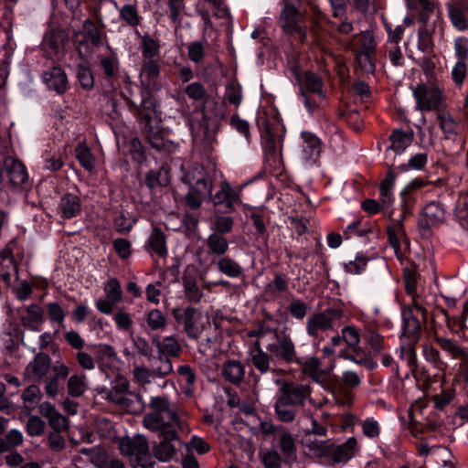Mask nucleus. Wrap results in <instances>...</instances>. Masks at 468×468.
Instances as JSON below:
<instances>
[{"instance_id": "nucleus-1", "label": "nucleus", "mask_w": 468, "mask_h": 468, "mask_svg": "<svg viewBox=\"0 0 468 468\" xmlns=\"http://www.w3.org/2000/svg\"><path fill=\"white\" fill-rule=\"evenodd\" d=\"M150 411L143 418L144 426L153 432L167 434L175 438L176 429L185 430V423L180 420L176 409L172 407L167 397H152L149 402Z\"/></svg>"}, {"instance_id": "nucleus-2", "label": "nucleus", "mask_w": 468, "mask_h": 468, "mask_svg": "<svg viewBox=\"0 0 468 468\" xmlns=\"http://www.w3.org/2000/svg\"><path fill=\"white\" fill-rule=\"evenodd\" d=\"M119 450L123 455L133 457L136 464L141 468H153L154 465L148 441L142 434L121 438Z\"/></svg>"}, {"instance_id": "nucleus-3", "label": "nucleus", "mask_w": 468, "mask_h": 468, "mask_svg": "<svg viewBox=\"0 0 468 468\" xmlns=\"http://www.w3.org/2000/svg\"><path fill=\"white\" fill-rule=\"evenodd\" d=\"M299 0H285L284 7L280 16L282 28L287 34H298L300 41H303L306 29L303 24V16L296 7Z\"/></svg>"}, {"instance_id": "nucleus-4", "label": "nucleus", "mask_w": 468, "mask_h": 468, "mask_svg": "<svg viewBox=\"0 0 468 468\" xmlns=\"http://www.w3.org/2000/svg\"><path fill=\"white\" fill-rule=\"evenodd\" d=\"M324 144L314 133H301V143L297 149V158L304 166L314 165L320 159Z\"/></svg>"}, {"instance_id": "nucleus-5", "label": "nucleus", "mask_w": 468, "mask_h": 468, "mask_svg": "<svg viewBox=\"0 0 468 468\" xmlns=\"http://www.w3.org/2000/svg\"><path fill=\"white\" fill-rule=\"evenodd\" d=\"M182 180L195 193L210 195L212 192V178L204 166L199 164H195L188 167Z\"/></svg>"}, {"instance_id": "nucleus-6", "label": "nucleus", "mask_w": 468, "mask_h": 468, "mask_svg": "<svg viewBox=\"0 0 468 468\" xmlns=\"http://www.w3.org/2000/svg\"><path fill=\"white\" fill-rule=\"evenodd\" d=\"M412 92L416 107L420 111L438 110L444 101L441 90L434 85L419 84Z\"/></svg>"}, {"instance_id": "nucleus-7", "label": "nucleus", "mask_w": 468, "mask_h": 468, "mask_svg": "<svg viewBox=\"0 0 468 468\" xmlns=\"http://www.w3.org/2000/svg\"><path fill=\"white\" fill-rule=\"evenodd\" d=\"M248 335L258 336L254 347L250 351V362L257 370L261 374H265L270 370L271 357L261 347V340H263L267 336L276 338L277 332L276 330L265 329L262 326L257 331H250Z\"/></svg>"}, {"instance_id": "nucleus-8", "label": "nucleus", "mask_w": 468, "mask_h": 468, "mask_svg": "<svg viewBox=\"0 0 468 468\" xmlns=\"http://www.w3.org/2000/svg\"><path fill=\"white\" fill-rule=\"evenodd\" d=\"M297 362L302 365L303 374L321 386H325L328 375L335 367V364L333 363L330 367L323 368L321 361L314 356H311L303 362L300 360H297Z\"/></svg>"}, {"instance_id": "nucleus-9", "label": "nucleus", "mask_w": 468, "mask_h": 468, "mask_svg": "<svg viewBox=\"0 0 468 468\" xmlns=\"http://www.w3.org/2000/svg\"><path fill=\"white\" fill-rule=\"evenodd\" d=\"M208 198L215 206L224 205L227 208L231 209L234 205L240 203L239 193L235 190L227 180H222L218 189L214 195L212 192L208 195Z\"/></svg>"}, {"instance_id": "nucleus-10", "label": "nucleus", "mask_w": 468, "mask_h": 468, "mask_svg": "<svg viewBox=\"0 0 468 468\" xmlns=\"http://www.w3.org/2000/svg\"><path fill=\"white\" fill-rule=\"evenodd\" d=\"M445 212L442 206L437 202H431L423 208L420 225L421 228L431 229L444 222Z\"/></svg>"}, {"instance_id": "nucleus-11", "label": "nucleus", "mask_w": 468, "mask_h": 468, "mask_svg": "<svg viewBox=\"0 0 468 468\" xmlns=\"http://www.w3.org/2000/svg\"><path fill=\"white\" fill-rule=\"evenodd\" d=\"M144 248L151 255L156 254L161 258L166 257L168 252L166 238L159 227L153 225Z\"/></svg>"}, {"instance_id": "nucleus-12", "label": "nucleus", "mask_w": 468, "mask_h": 468, "mask_svg": "<svg viewBox=\"0 0 468 468\" xmlns=\"http://www.w3.org/2000/svg\"><path fill=\"white\" fill-rule=\"evenodd\" d=\"M396 177L394 174L389 171L382 180L379 186L380 201L382 204V212L385 216L391 218L393 215L392 205L394 202V196L392 190L395 186Z\"/></svg>"}, {"instance_id": "nucleus-13", "label": "nucleus", "mask_w": 468, "mask_h": 468, "mask_svg": "<svg viewBox=\"0 0 468 468\" xmlns=\"http://www.w3.org/2000/svg\"><path fill=\"white\" fill-rule=\"evenodd\" d=\"M42 79L48 89L55 90L58 94L64 93L68 89L67 75L59 67L46 70Z\"/></svg>"}, {"instance_id": "nucleus-14", "label": "nucleus", "mask_w": 468, "mask_h": 468, "mask_svg": "<svg viewBox=\"0 0 468 468\" xmlns=\"http://www.w3.org/2000/svg\"><path fill=\"white\" fill-rule=\"evenodd\" d=\"M433 23L435 24L434 27H431V25L426 23V25L419 30L418 34V48L426 54H431L433 51L432 34L435 32L436 27H438L440 34H441L443 30L442 21H441L438 14Z\"/></svg>"}, {"instance_id": "nucleus-15", "label": "nucleus", "mask_w": 468, "mask_h": 468, "mask_svg": "<svg viewBox=\"0 0 468 468\" xmlns=\"http://www.w3.org/2000/svg\"><path fill=\"white\" fill-rule=\"evenodd\" d=\"M281 392V398L297 406L304 403L305 399L310 395V388L303 384L290 382L283 384Z\"/></svg>"}, {"instance_id": "nucleus-16", "label": "nucleus", "mask_w": 468, "mask_h": 468, "mask_svg": "<svg viewBox=\"0 0 468 468\" xmlns=\"http://www.w3.org/2000/svg\"><path fill=\"white\" fill-rule=\"evenodd\" d=\"M274 441L277 442L285 463H290L296 460V442L294 437L290 431L284 428V430L279 433Z\"/></svg>"}, {"instance_id": "nucleus-17", "label": "nucleus", "mask_w": 468, "mask_h": 468, "mask_svg": "<svg viewBox=\"0 0 468 468\" xmlns=\"http://www.w3.org/2000/svg\"><path fill=\"white\" fill-rule=\"evenodd\" d=\"M9 181L14 186L23 185L28 178L27 171L25 165L17 159L8 156L4 162Z\"/></svg>"}, {"instance_id": "nucleus-18", "label": "nucleus", "mask_w": 468, "mask_h": 468, "mask_svg": "<svg viewBox=\"0 0 468 468\" xmlns=\"http://www.w3.org/2000/svg\"><path fill=\"white\" fill-rule=\"evenodd\" d=\"M81 204L77 195L65 194L59 201L58 212L63 218H76L80 214Z\"/></svg>"}, {"instance_id": "nucleus-19", "label": "nucleus", "mask_w": 468, "mask_h": 468, "mask_svg": "<svg viewBox=\"0 0 468 468\" xmlns=\"http://www.w3.org/2000/svg\"><path fill=\"white\" fill-rule=\"evenodd\" d=\"M53 375L45 381V391L48 397L54 398L60 388V380L68 378L69 368L63 363H58L52 368Z\"/></svg>"}, {"instance_id": "nucleus-20", "label": "nucleus", "mask_w": 468, "mask_h": 468, "mask_svg": "<svg viewBox=\"0 0 468 468\" xmlns=\"http://www.w3.org/2000/svg\"><path fill=\"white\" fill-rule=\"evenodd\" d=\"M356 448L357 443L354 437L348 438L346 442L339 445L332 443L330 461L333 463H346L355 455Z\"/></svg>"}, {"instance_id": "nucleus-21", "label": "nucleus", "mask_w": 468, "mask_h": 468, "mask_svg": "<svg viewBox=\"0 0 468 468\" xmlns=\"http://www.w3.org/2000/svg\"><path fill=\"white\" fill-rule=\"evenodd\" d=\"M266 349L277 357H281L286 363L297 361L294 345L290 338L283 337L282 340H279V344H268Z\"/></svg>"}, {"instance_id": "nucleus-22", "label": "nucleus", "mask_w": 468, "mask_h": 468, "mask_svg": "<svg viewBox=\"0 0 468 468\" xmlns=\"http://www.w3.org/2000/svg\"><path fill=\"white\" fill-rule=\"evenodd\" d=\"M50 370V357L44 353H38L27 365L26 372L37 380L42 379Z\"/></svg>"}, {"instance_id": "nucleus-23", "label": "nucleus", "mask_w": 468, "mask_h": 468, "mask_svg": "<svg viewBox=\"0 0 468 468\" xmlns=\"http://www.w3.org/2000/svg\"><path fill=\"white\" fill-rule=\"evenodd\" d=\"M323 81L320 77L313 72H305L300 80V93H314L320 101L325 100L323 90Z\"/></svg>"}, {"instance_id": "nucleus-24", "label": "nucleus", "mask_w": 468, "mask_h": 468, "mask_svg": "<svg viewBox=\"0 0 468 468\" xmlns=\"http://www.w3.org/2000/svg\"><path fill=\"white\" fill-rule=\"evenodd\" d=\"M163 440L154 446L153 452L156 459L160 462H167L174 457L176 454V446L174 441L178 440V434L175 438L168 436L167 434H160Z\"/></svg>"}, {"instance_id": "nucleus-25", "label": "nucleus", "mask_w": 468, "mask_h": 468, "mask_svg": "<svg viewBox=\"0 0 468 468\" xmlns=\"http://www.w3.org/2000/svg\"><path fill=\"white\" fill-rule=\"evenodd\" d=\"M414 139V133L412 130L404 131L397 129L392 132L389 136L391 149L396 154H402L412 143Z\"/></svg>"}, {"instance_id": "nucleus-26", "label": "nucleus", "mask_w": 468, "mask_h": 468, "mask_svg": "<svg viewBox=\"0 0 468 468\" xmlns=\"http://www.w3.org/2000/svg\"><path fill=\"white\" fill-rule=\"evenodd\" d=\"M160 74L159 61L143 62L140 72L141 82L149 89L157 88V79Z\"/></svg>"}, {"instance_id": "nucleus-27", "label": "nucleus", "mask_w": 468, "mask_h": 468, "mask_svg": "<svg viewBox=\"0 0 468 468\" xmlns=\"http://www.w3.org/2000/svg\"><path fill=\"white\" fill-rule=\"evenodd\" d=\"M437 120L444 139L454 141L458 134V124L452 116L447 112L440 111L437 114Z\"/></svg>"}, {"instance_id": "nucleus-28", "label": "nucleus", "mask_w": 468, "mask_h": 468, "mask_svg": "<svg viewBox=\"0 0 468 468\" xmlns=\"http://www.w3.org/2000/svg\"><path fill=\"white\" fill-rule=\"evenodd\" d=\"M159 49L160 46L155 39L149 35L143 36L140 45L143 62L159 61Z\"/></svg>"}, {"instance_id": "nucleus-29", "label": "nucleus", "mask_w": 468, "mask_h": 468, "mask_svg": "<svg viewBox=\"0 0 468 468\" xmlns=\"http://www.w3.org/2000/svg\"><path fill=\"white\" fill-rule=\"evenodd\" d=\"M303 444L309 452L316 457H324L330 460L332 442L329 441H312L310 438H303Z\"/></svg>"}, {"instance_id": "nucleus-30", "label": "nucleus", "mask_w": 468, "mask_h": 468, "mask_svg": "<svg viewBox=\"0 0 468 468\" xmlns=\"http://www.w3.org/2000/svg\"><path fill=\"white\" fill-rule=\"evenodd\" d=\"M420 324H403L401 331L402 348L407 347L410 351L419 341L420 335Z\"/></svg>"}, {"instance_id": "nucleus-31", "label": "nucleus", "mask_w": 468, "mask_h": 468, "mask_svg": "<svg viewBox=\"0 0 468 468\" xmlns=\"http://www.w3.org/2000/svg\"><path fill=\"white\" fill-rule=\"evenodd\" d=\"M245 369L239 361L230 360L223 365L222 375L231 383H239L244 377Z\"/></svg>"}, {"instance_id": "nucleus-32", "label": "nucleus", "mask_w": 468, "mask_h": 468, "mask_svg": "<svg viewBox=\"0 0 468 468\" xmlns=\"http://www.w3.org/2000/svg\"><path fill=\"white\" fill-rule=\"evenodd\" d=\"M350 45L355 53L375 51V41L372 34L368 31L355 36Z\"/></svg>"}, {"instance_id": "nucleus-33", "label": "nucleus", "mask_w": 468, "mask_h": 468, "mask_svg": "<svg viewBox=\"0 0 468 468\" xmlns=\"http://www.w3.org/2000/svg\"><path fill=\"white\" fill-rule=\"evenodd\" d=\"M208 253L215 256H223L229 250V242L223 235L211 233L207 239Z\"/></svg>"}, {"instance_id": "nucleus-34", "label": "nucleus", "mask_w": 468, "mask_h": 468, "mask_svg": "<svg viewBox=\"0 0 468 468\" xmlns=\"http://www.w3.org/2000/svg\"><path fill=\"white\" fill-rule=\"evenodd\" d=\"M157 347L158 356L168 357V356H177L181 352V346L177 341L172 337H165L164 340H154Z\"/></svg>"}, {"instance_id": "nucleus-35", "label": "nucleus", "mask_w": 468, "mask_h": 468, "mask_svg": "<svg viewBox=\"0 0 468 468\" xmlns=\"http://www.w3.org/2000/svg\"><path fill=\"white\" fill-rule=\"evenodd\" d=\"M275 411L281 421H292L296 416V405L279 398L275 403Z\"/></svg>"}, {"instance_id": "nucleus-36", "label": "nucleus", "mask_w": 468, "mask_h": 468, "mask_svg": "<svg viewBox=\"0 0 468 468\" xmlns=\"http://www.w3.org/2000/svg\"><path fill=\"white\" fill-rule=\"evenodd\" d=\"M129 388V383L127 379L123 378H117L114 381L112 389L109 392L107 398L109 400L117 403L126 405V399L124 398Z\"/></svg>"}, {"instance_id": "nucleus-37", "label": "nucleus", "mask_w": 468, "mask_h": 468, "mask_svg": "<svg viewBox=\"0 0 468 468\" xmlns=\"http://www.w3.org/2000/svg\"><path fill=\"white\" fill-rule=\"evenodd\" d=\"M449 16L452 24L460 31L468 28V9L458 5L449 6Z\"/></svg>"}, {"instance_id": "nucleus-38", "label": "nucleus", "mask_w": 468, "mask_h": 468, "mask_svg": "<svg viewBox=\"0 0 468 468\" xmlns=\"http://www.w3.org/2000/svg\"><path fill=\"white\" fill-rule=\"evenodd\" d=\"M216 139L215 130L202 126L199 132L193 133V143L196 146H202L205 152L212 148V144Z\"/></svg>"}, {"instance_id": "nucleus-39", "label": "nucleus", "mask_w": 468, "mask_h": 468, "mask_svg": "<svg viewBox=\"0 0 468 468\" xmlns=\"http://www.w3.org/2000/svg\"><path fill=\"white\" fill-rule=\"evenodd\" d=\"M218 271L231 278H237L242 273L241 266L229 257H221L217 261Z\"/></svg>"}, {"instance_id": "nucleus-40", "label": "nucleus", "mask_w": 468, "mask_h": 468, "mask_svg": "<svg viewBox=\"0 0 468 468\" xmlns=\"http://www.w3.org/2000/svg\"><path fill=\"white\" fill-rule=\"evenodd\" d=\"M426 322L428 320L427 312L417 303H413L411 306L402 309V322Z\"/></svg>"}, {"instance_id": "nucleus-41", "label": "nucleus", "mask_w": 468, "mask_h": 468, "mask_svg": "<svg viewBox=\"0 0 468 468\" xmlns=\"http://www.w3.org/2000/svg\"><path fill=\"white\" fill-rule=\"evenodd\" d=\"M151 370L155 378H165L173 372V364L169 357L157 356L151 364Z\"/></svg>"}, {"instance_id": "nucleus-42", "label": "nucleus", "mask_w": 468, "mask_h": 468, "mask_svg": "<svg viewBox=\"0 0 468 468\" xmlns=\"http://www.w3.org/2000/svg\"><path fill=\"white\" fill-rule=\"evenodd\" d=\"M262 144L264 153L269 158H271L274 163L281 161V145L276 143L270 132H267L263 136Z\"/></svg>"}, {"instance_id": "nucleus-43", "label": "nucleus", "mask_w": 468, "mask_h": 468, "mask_svg": "<svg viewBox=\"0 0 468 468\" xmlns=\"http://www.w3.org/2000/svg\"><path fill=\"white\" fill-rule=\"evenodd\" d=\"M76 157L80 164L87 170L91 172L95 167V159L90 150L85 144H79L76 148Z\"/></svg>"}, {"instance_id": "nucleus-44", "label": "nucleus", "mask_w": 468, "mask_h": 468, "mask_svg": "<svg viewBox=\"0 0 468 468\" xmlns=\"http://www.w3.org/2000/svg\"><path fill=\"white\" fill-rule=\"evenodd\" d=\"M428 163V154L426 153H418L410 156L406 164L400 165L398 169L400 172L409 170H422Z\"/></svg>"}, {"instance_id": "nucleus-45", "label": "nucleus", "mask_w": 468, "mask_h": 468, "mask_svg": "<svg viewBox=\"0 0 468 468\" xmlns=\"http://www.w3.org/2000/svg\"><path fill=\"white\" fill-rule=\"evenodd\" d=\"M133 380L141 387H145L155 379L151 368L144 365H138L133 367Z\"/></svg>"}, {"instance_id": "nucleus-46", "label": "nucleus", "mask_w": 468, "mask_h": 468, "mask_svg": "<svg viewBox=\"0 0 468 468\" xmlns=\"http://www.w3.org/2000/svg\"><path fill=\"white\" fill-rule=\"evenodd\" d=\"M68 392L72 397H80L86 390L85 375H71L68 379Z\"/></svg>"}, {"instance_id": "nucleus-47", "label": "nucleus", "mask_w": 468, "mask_h": 468, "mask_svg": "<svg viewBox=\"0 0 468 468\" xmlns=\"http://www.w3.org/2000/svg\"><path fill=\"white\" fill-rule=\"evenodd\" d=\"M119 13L120 17L131 27H135L141 22V16H139L137 7L134 5H122L119 9Z\"/></svg>"}, {"instance_id": "nucleus-48", "label": "nucleus", "mask_w": 468, "mask_h": 468, "mask_svg": "<svg viewBox=\"0 0 468 468\" xmlns=\"http://www.w3.org/2000/svg\"><path fill=\"white\" fill-rule=\"evenodd\" d=\"M367 261L368 259L367 256L364 253L359 252L356 254L355 260L344 264V269L346 272L349 274H360L366 270Z\"/></svg>"}, {"instance_id": "nucleus-49", "label": "nucleus", "mask_w": 468, "mask_h": 468, "mask_svg": "<svg viewBox=\"0 0 468 468\" xmlns=\"http://www.w3.org/2000/svg\"><path fill=\"white\" fill-rule=\"evenodd\" d=\"M438 343L441 345V348L449 353V355L454 358V359H465L466 358V352L452 342L451 340L444 338V337H437Z\"/></svg>"}, {"instance_id": "nucleus-50", "label": "nucleus", "mask_w": 468, "mask_h": 468, "mask_svg": "<svg viewBox=\"0 0 468 468\" xmlns=\"http://www.w3.org/2000/svg\"><path fill=\"white\" fill-rule=\"evenodd\" d=\"M342 337L346 345L352 349V352L357 351L360 342V335L358 330L353 325L345 326L342 329Z\"/></svg>"}, {"instance_id": "nucleus-51", "label": "nucleus", "mask_w": 468, "mask_h": 468, "mask_svg": "<svg viewBox=\"0 0 468 468\" xmlns=\"http://www.w3.org/2000/svg\"><path fill=\"white\" fill-rule=\"evenodd\" d=\"M135 107L139 116L145 121H150L155 113V102L151 97H144L141 103Z\"/></svg>"}, {"instance_id": "nucleus-52", "label": "nucleus", "mask_w": 468, "mask_h": 468, "mask_svg": "<svg viewBox=\"0 0 468 468\" xmlns=\"http://www.w3.org/2000/svg\"><path fill=\"white\" fill-rule=\"evenodd\" d=\"M104 291L106 292V298L113 303H119L122 299V288L117 279L112 278L107 281L104 284Z\"/></svg>"}, {"instance_id": "nucleus-53", "label": "nucleus", "mask_w": 468, "mask_h": 468, "mask_svg": "<svg viewBox=\"0 0 468 468\" xmlns=\"http://www.w3.org/2000/svg\"><path fill=\"white\" fill-rule=\"evenodd\" d=\"M369 232L370 229L362 226L361 221L355 220L346 227L343 234L346 239H349L354 237H365Z\"/></svg>"}, {"instance_id": "nucleus-54", "label": "nucleus", "mask_w": 468, "mask_h": 468, "mask_svg": "<svg viewBox=\"0 0 468 468\" xmlns=\"http://www.w3.org/2000/svg\"><path fill=\"white\" fill-rule=\"evenodd\" d=\"M40 396V389L36 385L27 387L22 393V399L26 408L32 409L38 401Z\"/></svg>"}, {"instance_id": "nucleus-55", "label": "nucleus", "mask_w": 468, "mask_h": 468, "mask_svg": "<svg viewBox=\"0 0 468 468\" xmlns=\"http://www.w3.org/2000/svg\"><path fill=\"white\" fill-rule=\"evenodd\" d=\"M131 338L138 355L148 358L152 357V348L144 338L134 335L133 333H131Z\"/></svg>"}, {"instance_id": "nucleus-56", "label": "nucleus", "mask_w": 468, "mask_h": 468, "mask_svg": "<svg viewBox=\"0 0 468 468\" xmlns=\"http://www.w3.org/2000/svg\"><path fill=\"white\" fill-rule=\"evenodd\" d=\"M184 289L186 298L194 303H198L203 297L195 281L187 279L184 281Z\"/></svg>"}, {"instance_id": "nucleus-57", "label": "nucleus", "mask_w": 468, "mask_h": 468, "mask_svg": "<svg viewBox=\"0 0 468 468\" xmlns=\"http://www.w3.org/2000/svg\"><path fill=\"white\" fill-rule=\"evenodd\" d=\"M300 98H301L306 111L310 114H314L318 110L321 102L323 101L318 99V96H316V94L311 93V92L304 93L303 91V93H300Z\"/></svg>"}, {"instance_id": "nucleus-58", "label": "nucleus", "mask_w": 468, "mask_h": 468, "mask_svg": "<svg viewBox=\"0 0 468 468\" xmlns=\"http://www.w3.org/2000/svg\"><path fill=\"white\" fill-rule=\"evenodd\" d=\"M45 431V422L41 420L38 416H31L28 418L27 423V431L28 435L34 437V436H39L41 435Z\"/></svg>"}, {"instance_id": "nucleus-59", "label": "nucleus", "mask_w": 468, "mask_h": 468, "mask_svg": "<svg viewBox=\"0 0 468 468\" xmlns=\"http://www.w3.org/2000/svg\"><path fill=\"white\" fill-rule=\"evenodd\" d=\"M374 52H357L356 53V61L362 70L367 73H371L375 69V66L372 60Z\"/></svg>"}, {"instance_id": "nucleus-60", "label": "nucleus", "mask_w": 468, "mask_h": 468, "mask_svg": "<svg viewBox=\"0 0 468 468\" xmlns=\"http://www.w3.org/2000/svg\"><path fill=\"white\" fill-rule=\"evenodd\" d=\"M282 456L274 450L264 452L262 456V463L265 468H280Z\"/></svg>"}, {"instance_id": "nucleus-61", "label": "nucleus", "mask_w": 468, "mask_h": 468, "mask_svg": "<svg viewBox=\"0 0 468 468\" xmlns=\"http://www.w3.org/2000/svg\"><path fill=\"white\" fill-rule=\"evenodd\" d=\"M77 78L80 84L85 89H90L93 86L94 80L92 74L89 68L79 65L77 69Z\"/></svg>"}, {"instance_id": "nucleus-62", "label": "nucleus", "mask_w": 468, "mask_h": 468, "mask_svg": "<svg viewBox=\"0 0 468 468\" xmlns=\"http://www.w3.org/2000/svg\"><path fill=\"white\" fill-rule=\"evenodd\" d=\"M233 219L229 216H218L215 220V229L218 234L223 235L231 231Z\"/></svg>"}, {"instance_id": "nucleus-63", "label": "nucleus", "mask_w": 468, "mask_h": 468, "mask_svg": "<svg viewBox=\"0 0 468 468\" xmlns=\"http://www.w3.org/2000/svg\"><path fill=\"white\" fill-rule=\"evenodd\" d=\"M186 94L192 100H202L206 95L204 86L199 82H192L185 88Z\"/></svg>"}, {"instance_id": "nucleus-64", "label": "nucleus", "mask_w": 468, "mask_h": 468, "mask_svg": "<svg viewBox=\"0 0 468 468\" xmlns=\"http://www.w3.org/2000/svg\"><path fill=\"white\" fill-rule=\"evenodd\" d=\"M113 248L122 259H127L131 255V242L125 239L119 238L113 240Z\"/></svg>"}]
</instances>
